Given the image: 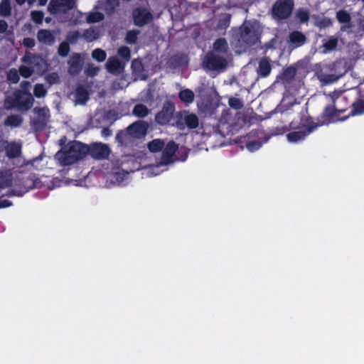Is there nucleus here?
<instances>
[{
	"instance_id": "8fccbe9b",
	"label": "nucleus",
	"mask_w": 364,
	"mask_h": 364,
	"mask_svg": "<svg viewBox=\"0 0 364 364\" xmlns=\"http://www.w3.org/2000/svg\"><path fill=\"white\" fill-rule=\"evenodd\" d=\"M11 202L8 200H0V208H7L11 205Z\"/></svg>"
},
{
	"instance_id": "b1692460",
	"label": "nucleus",
	"mask_w": 364,
	"mask_h": 364,
	"mask_svg": "<svg viewBox=\"0 0 364 364\" xmlns=\"http://www.w3.org/2000/svg\"><path fill=\"white\" fill-rule=\"evenodd\" d=\"M149 113V109L141 104L136 105L133 109V114L138 117H144L148 115Z\"/></svg>"
},
{
	"instance_id": "79ce46f5",
	"label": "nucleus",
	"mask_w": 364,
	"mask_h": 364,
	"mask_svg": "<svg viewBox=\"0 0 364 364\" xmlns=\"http://www.w3.org/2000/svg\"><path fill=\"white\" fill-rule=\"evenodd\" d=\"M31 16H32V19L35 22L40 23L42 22L43 15V13H41L40 11H33L31 13Z\"/></svg>"
},
{
	"instance_id": "4c0bfd02",
	"label": "nucleus",
	"mask_w": 364,
	"mask_h": 364,
	"mask_svg": "<svg viewBox=\"0 0 364 364\" xmlns=\"http://www.w3.org/2000/svg\"><path fill=\"white\" fill-rule=\"evenodd\" d=\"M139 32L136 31H130L127 34V41L129 43H134L136 41Z\"/></svg>"
},
{
	"instance_id": "f8f14e48",
	"label": "nucleus",
	"mask_w": 364,
	"mask_h": 364,
	"mask_svg": "<svg viewBox=\"0 0 364 364\" xmlns=\"http://www.w3.org/2000/svg\"><path fill=\"white\" fill-rule=\"evenodd\" d=\"M33 102V98L30 93L23 92L16 97V105L22 109H30Z\"/></svg>"
},
{
	"instance_id": "ea45409f",
	"label": "nucleus",
	"mask_w": 364,
	"mask_h": 364,
	"mask_svg": "<svg viewBox=\"0 0 364 364\" xmlns=\"http://www.w3.org/2000/svg\"><path fill=\"white\" fill-rule=\"evenodd\" d=\"M353 113L355 114H361L364 113V102L360 101L354 104Z\"/></svg>"
},
{
	"instance_id": "c85d7f7f",
	"label": "nucleus",
	"mask_w": 364,
	"mask_h": 364,
	"mask_svg": "<svg viewBox=\"0 0 364 364\" xmlns=\"http://www.w3.org/2000/svg\"><path fill=\"white\" fill-rule=\"evenodd\" d=\"M106 56L105 51L100 48L94 50L92 53V57L98 62H103Z\"/></svg>"
},
{
	"instance_id": "412c9836",
	"label": "nucleus",
	"mask_w": 364,
	"mask_h": 364,
	"mask_svg": "<svg viewBox=\"0 0 364 364\" xmlns=\"http://www.w3.org/2000/svg\"><path fill=\"white\" fill-rule=\"evenodd\" d=\"M213 51L216 53H225L228 51V43L225 39L220 38L213 44Z\"/></svg>"
},
{
	"instance_id": "49530a36",
	"label": "nucleus",
	"mask_w": 364,
	"mask_h": 364,
	"mask_svg": "<svg viewBox=\"0 0 364 364\" xmlns=\"http://www.w3.org/2000/svg\"><path fill=\"white\" fill-rule=\"evenodd\" d=\"M260 146H261V144L259 142H257V141L250 142L247 145V148L250 151H255L259 149Z\"/></svg>"
},
{
	"instance_id": "09e8293b",
	"label": "nucleus",
	"mask_w": 364,
	"mask_h": 364,
	"mask_svg": "<svg viewBox=\"0 0 364 364\" xmlns=\"http://www.w3.org/2000/svg\"><path fill=\"white\" fill-rule=\"evenodd\" d=\"M23 44L27 47L32 48L34 46L35 43L33 39L26 38L23 40Z\"/></svg>"
},
{
	"instance_id": "9d476101",
	"label": "nucleus",
	"mask_w": 364,
	"mask_h": 364,
	"mask_svg": "<svg viewBox=\"0 0 364 364\" xmlns=\"http://www.w3.org/2000/svg\"><path fill=\"white\" fill-rule=\"evenodd\" d=\"M134 20L136 25L141 26L151 20V14L146 9H136L134 11Z\"/></svg>"
},
{
	"instance_id": "4468645a",
	"label": "nucleus",
	"mask_w": 364,
	"mask_h": 364,
	"mask_svg": "<svg viewBox=\"0 0 364 364\" xmlns=\"http://www.w3.org/2000/svg\"><path fill=\"white\" fill-rule=\"evenodd\" d=\"M106 68L110 73H119L123 70L124 65L116 58H110L107 62Z\"/></svg>"
},
{
	"instance_id": "c756f323",
	"label": "nucleus",
	"mask_w": 364,
	"mask_h": 364,
	"mask_svg": "<svg viewBox=\"0 0 364 364\" xmlns=\"http://www.w3.org/2000/svg\"><path fill=\"white\" fill-rule=\"evenodd\" d=\"M10 182L11 176L6 172L0 171V187L4 188L8 186L10 184Z\"/></svg>"
},
{
	"instance_id": "393cba45",
	"label": "nucleus",
	"mask_w": 364,
	"mask_h": 364,
	"mask_svg": "<svg viewBox=\"0 0 364 364\" xmlns=\"http://www.w3.org/2000/svg\"><path fill=\"white\" fill-rule=\"evenodd\" d=\"M289 38L291 42L294 43L296 46L302 45L305 41V37L299 32H293L291 33Z\"/></svg>"
},
{
	"instance_id": "13d9d810",
	"label": "nucleus",
	"mask_w": 364,
	"mask_h": 364,
	"mask_svg": "<svg viewBox=\"0 0 364 364\" xmlns=\"http://www.w3.org/2000/svg\"><path fill=\"white\" fill-rule=\"evenodd\" d=\"M48 0H38L39 4L43 6L46 4Z\"/></svg>"
},
{
	"instance_id": "3c124183",
	"label": "nucleus",
	"mask_w": 364,
	"mask_h": 364,
	"mask_svg": "<svg viewBox=\"0 0 364 364\" xmlns=\"http://www.w3.org/2000/svg\"><path fill=\"white\" fill-rule=\"evenodd\" d=\"M8 28V25L4 21H0V33H4Z\"/></svg>"
},
{
	"instance_id": "37998d69",
	"label": "nucleus",
	"mask_w": 364,
	"mask_h": 364,
	"mask_svg": "<svg viewBox=\"0 0 364 364\" xmlns=\"http://www.w3.org/2000/svg\"><path fill=\"white\" fill-rule=\"evenodd\" d=\"M68 51H69V46H68V43H61L59 47V49H58L59 54L62 56H65L68 53Z\"/></svg>"
},
{
	"instance_id": "7c9ffc66",
	"label": "nucleus",
	"mask_w": 364,
	"mask_h": 364,
	"mask_svg": "<svg viewBox=\"0 0 364 364\" xmlns=\"http://www.w3.org/2000/svg\"><path fill=\"white\" fill-rule=\"evenodd\" d=\"M20 73L22 77L25 78H28L32 75L33 73H35L33 71V68L28 64V65H22L19 68Z\"/></svg>"
},
{
	"instance_id": "9b49d317",
	"label": "nucleus",
	"mask_w": 364,
	"mask_h": 364,
	"mask_svg": "<svg viewBox=\"0 0 364 364\" xmlns=\"http://www.w3.org/2000/svg\"><path fill=\"white\" fill-rule=\"evenodd\" d=\"M146 124L144 122H136L128 128L129 134L135 138H139L144 136L146 134Z\"/></svg>"
},
{
	"instance_id": "a18cd8bd",
	"label": "nucleus",
	"mask_w": 364,
	"mask_h": 364,
	"mask_svg": "<svg viewBox=\"0 0 364 364\" xmlns=\"http://www.w3.org/2000/svg\"><path fill=\"white\" fill-rule=\"evenodd\" d=\"M99 70V68L93 65H90L87 70L86 73L87 75L93 76L95 75Z\"/></svg>"
},
{
	"instance_id": "cd10ccee",
	"label": "nucleus",
	"mask_w": 364,
	"mask_h": 364,
	"mask_svg": "<svg viewBox=\"0 0 364 364\" xmlns=\"http://www.w3.org/2000/svg\"><path fill=\"white\" fill-rule=\"evenodd\" d=\"M87 21L88 23H97L104 18V15L100 12H92L87 16Z\"/></svg>"
},
{
	"instance_id": "a19ab883",
	"label": "nucleus",
	"mask_w": 364,
	"mask_h": 364,
	"mask_svg": "<svg viewBox=\"0 0 364 364\" xmlns=\"http://www.w3.org/2000/svg\"><path fill=\"white\" fill-rule=\"evenodd\" d=\"M229 105L232 108L239 109L242 107V102L239 99L231 98L229 100Z\"/></svg>"
},
{
	"instance_id": "4be33fe9",
	"label": "nucleus",
	"mask_w": 364,
	"mask_h": 364,
	"mask_svg": "<svg viewBox=\"0 0 364 364\" xmlns=\"http://www.w3.org/2000/svg\"><path fill=\"white\" fill-rule=\"evenodd\" d=\"M312 132V129H309L307 132H294L287 135V139L290 142H297L304 139L308 134Z\"/></svg>"
},
{
	"instance_id": "5fc2aeb1",
	"label": "nucleus",
	"mask_w": 364,
	"mask_h": 364,
	"mask_svg": "<svg viewBox=\"0 0 364 364\" xmlns=\"http://www.w3.org/2000/svg\"><path fill=\"white\" fill-rule=\"evenodd\" d=\"M141 63L137 60H134L132 62V67L134 69H139L141 68Z\"/></svg>"
},
{
	"instance_id": "0eeeda50",
	"label": "nucleus",
	"mask_w": 364,
	"mask_h": 364,
	"mask_svg": "<svg viewBox=\"0 0 364 364\" xmlns=\"http://www.w3.org/2000/svg\"><path fill=\"white\" fill-rule=\"evenodd\" d=\"M74 4V0H51L48 10L51 14H57L72 9Z\"/></svg>"
},
{
	"instance_id": "f257e3e1",
	"label": "nucleus",
	"mask_w": 364,
	"mask_h": 364,
	"mask_svg": "<svg viewBox=\"0 0 364 364\" xmlns=\"http://www.w3.org/2000/svg\"><path fill=\"white\" fill-rule=\"evenodd\" d=\"M260 25L258 22H245L235 34L236 44L244 48L254 45L258 41Z\"/></svg>"
},
{
	"instance_id": "dca6fc26",
	"label": "nucleus",
	"mask_w": 364,
	"mask_h": 364,
	"mask_svg": "<svg viewBox=\"0 0 364 364\" xmlns=\"http://www.w3.org/2000/svg\"><path fill=\"white\" fill-rule=\"evenodd\" d=\"M257 72L262 77H267L271 72V65L269 61L267 58H262L259 61Z\"/></svg>"
},
{
	"instance_id": "4d7b16f0",
	"label": "nucleus",
	"mask_w": 364,
	"mask_h": 364,
	"mask_svg": "<svg viewBox=\"0 0 364 364\" xmlns=\"http://www.w3.org/2000/svg\"><path fill=\"white\" fill-rule=\"evenodd\" d=\"M102 134L104 136H108L111 134V132L109 129H103L102 132Z\"/></svg>"
},
{
	"instance_id": "ddd939ff",
	"label": "nucleus",
	"mask_w": 364,
	"mask_h": 364,
	"mask_svg": "<svg viewBox=\"0 0 364 364\" xmlns=\"http://www.w3.org/2000/svg\"><path fill=\"white\" fill-rule=\"evenodd\" d=\"M0 147L6 149V154L9 157H16L21 152V146L16 143L2 142L0 144Z\"/></svg>"
},
{
	"instance_id": "6e6d98bb",
	"label": "nucleus",
	"mask_w": 364,
	"mask_h": 364,
	"mask_svg": "<svg viewBox=\"0 0 364 364\" xmlns=\"http://www.w3.org/2000/svg\"><path fill=\"white\" fill-rule=\"evenodd\" d=\"M16 1L19 4H23L25 2H28L29 4H31L35 0H16Z\"/></svg>"
},
{
	"instance_id": "5701e85b",
	"label": "nucleus",
	"mask_w": 364,
	"mask_h": 364,
	"mask_svg": "<svg viewBox=\"0 0 364 364\" xmlns=\"http://www.w3.org/2000/svg\"><path fill=\"white\" fill-rule=\"evenodd\" d=\"M184 121L191 129L196 128L198 125V118L194 114H186Z\"/></svg>"
},
{
	"instance_id": "bb28decb",
	"label": "nucleus",
	"mask_w": 364,
	"mask_h": 364,
	"mask_svg": "<svg viewBox=\"0 0 364 364\" xmlns=\"http://www.w3.org/2000/svg\"><path fill=\"white\" fill-rule=\"evenodd\" d=\"M11 13V6L9 0H1L0 4V15L9 16Z\"/></svg>"
},
{
	"instance_id": "473e14b6",
	"label": "nucleus",
	"mask_w": 364,
	"mask_h": 364,
	"mask_svg": "<svg viewBox=\"0 0 364 364\" xmlns=\"http://www.w3.org/2000/svg\"><path fill=\"white\" fill-rule=\"evenodd\" d=\"M337 43L338 41L336 38H331L323 44V47L325 48L324 52L326 53L335 49L337 46Z\"/></svg>"
},
{
	"instance_id": "f704fd0d",
	"label": "nucleus",
	"mask_w": 364,
	"mask_h": 364,
	"mask_svg": "<svg viewBox=\"0 0 364 364\" xmlns=\"http://www.w3.org/2000/svg\"><path fill=\"white\" fill-rule=\"evenodd\" d=\"M33 92L37 97H43L46 95V90L41 84H37L34 87Z\"/></svg>"
},
{
	"instance_id": "58836bf2",
	"label": "nucleus",
	"mask_w": 364,
	"mask_h": 364,
	"mask_svg": "<svg viewBox=\"0 0 364 364\" xmlns=\"http://www.w3.org/2000/svg\"><path fill=\"white\" fill-rule=\"evenodd\" d=\"M8 79L14 83H16L19 80L18 71L15 69L9 70L8 73Z\"/></svg>"
},
{
	"instance_id": "a878e982",
	"label": "nucleus",
	"mask_w": 364,
	"mask_h": 364,
	"mask_svg": "<svg viewBox=\"0 0 364 364\" xmlns=\"http://www.w3.org/2000/svg\"><path fill=\"white\" fill-rule=\"evenodd\" d=\"M164 146V142L160 139H155L149 143L148 148L151 152H157Z\"/></svg>"
},
{
	"instance_id": "c03bdc74",
	"label": "nucleus",
	"mask_w": 364,
	"mask_h": 364,
	"mask_svg": "<svg viewBox=\"0 0 364 364\" xmlns=\"http://www.w3.org/2000/svg\"><path fill=\"white\" fill-rule=\"evenodd\" d=\"M297 16L301 22H306L308 21L309 15L307 11H299L297 12Z\"/></svg>"
},
{
	"instance_id": "680f3d73",
	"label": "nucleus",
	"mask_w": 364,
	"mask_h": 364,
	"mask_svg": "<svg viewBox=\"0 0 364 364\" xmlns=\"http://www.w3.org/2000/svg\"><path fill=\"white\" fill-rule=\"evenodd\" d=\"M364 2V0H362Z\"/></svg>"
},
{
	"instance_id": "a211bd4d",
	"label": "nucleus",
	"mask_w": 364,
	"mask_h": 364,
	"mask_svg": "<svg viewBox=\"0 0 364 364\" xmlns=\"http://www.w3.org/2000/svg\"><path fill=\"white\" fill-rule=\"evenodd\" d=\"M194 93L189 89H184L179 92V98L186 103H192L194 100Z\"/></svg>"
},
{
	"instance_id": "2eb2a0df",
	"label": "nucleus",
	"mask_w": 364,
	"mask_h": 364,
	"mask_svg": "<svg viewBox=\"0 0 364 364\" xmlns=\"http://www.w3.org/2000/svg\"><path fill=\"white\" fill-rule=\"evenodd\" d=\"M88 92L82 87H78L75 93V101L77 105L84 104L88 100Z\"/></svg>"
},
{
	"instance_id": "2f4dec72",
	"label": "nucleus",
	"mask_w": 364,
	"mask_h": 364,
	"mask_svg": "<svg viewBox=\"0 0 364 364\" xmlns=\"http://www.w3.org/2000/svg\"><path fill=\"white\" fill-rule=\"evenodd\" d=\"M83 37L87 41H93L98 38V33L94 29H88L85 31Z\"/></svg>"
},
{
	"instance_id": "39448f33",
	"label": "nucleus",
	"mask_w": 364,
	"mask_h": 364,
	"mask_svg": "<svg viewBox=\"0 0 364 364\" xmlns=\"http://www.w3.org/2000/svg\"><path fill=\"white\" fill-rule=\"evenodd\" d=\"M226 65V60L215 55L213 52L208 53L203 62V67L209 70H221L225 68Z\"/></svg>"
},
{
	"instance_id": "72a5a7b5",
	"label": "nucleus",
	"mask_w": 364,
	"mask_h": 364,
	"mask_svg": "<svg viewBox=\"0 0 364 364\" xmlns=\"http://www.w3.org/2000/svg\"><path fill=\"white\" fill-rule=\"evenodd\" d=\"M21 123V119L18 116H11L6 119L5 124L11 127H17Z\"/></svg>"
},
{
	"instance_id": "aec40b11",
	"label": "nucleus",
	"mask_w": 364,
	"mask_h": 364,
	"mask_svg": "<svg viewBox=\"0 0 364 364\" xmlns=\"http://www.w3.org/2000/svg\"><path fill=\"white\" fill-rule=\"evenodd\" d=\"M318 80L323 84H329L334 82L338 80L339 78L338 76L336 75H328L321 71L317 74Z\"/></svg>"
},
{
	"instance_id": "864d4df0",
	"label": "nucleus",
	"mask_w": 364,
	"mask_h": 364,
	"mask_svg": "<svg viewBox=\"0 0 364 364\" xmlns=\"http://www.w3.org/2000/svg\"><path fill=\"white\" fill-rule=\"evenodd\" d=\"M38 111L41 112V114H42V115L43 116L44 118L48 117V115H49L48 109L43 108L41 109H39Z\"/></svg>"
},
{
	"instance_id": "f3484780",
	"label": "nucleus",
	"mask_w": 364,
	"mask_h": 364,
	"mask_svg": "<svg viewBox=\"0 0 364 364\" xmlns=\"http://www.w3.org/2000/svg\"><path fill=\"white\" fill-rule=\"evenodd\" d=\"M38 39L44 44H51L54 42L53 35L48 31L41 30L38 33Z\"/></svg>"
},
{
	"instance_id": "052dcab7",
	"label": "nucleus",
	"mask_w": 364,
	"mask_h": 364,
	"mask_svg": "<svg viewBox=\"0 0 364 364\" xmlns=\"http://www.w3.org/2000/svg\"><path fill=\"white\" fill-rule=\"evenodd\" d=\"M326 21H327V25H328V24H330V23H331L330 20H326Z\"/></svg>"
},
{
	"instance_id": "7ed1b4c3",
	"label": "nucleus",
	"mask_w": 364,
	"mask_h": 364,
	"mask_svg": "<svg viewBox=\"0 0 364 364\" xmlns=\"http://www.w3.org/2000/svg\"><path fill=\"white\" fill-rule=\"evenodd\" d=\"M177 149V146L174 142H169L166 145L165 149L163 151V156L161 161L156 166H151L144 170V175L147 176H154L159 174V171L154 172L155 169H158L159 167L166 166L172 162V156Z\"/></svg>"
},
{
	"instance_id": "6e6552de",
	"label": "nucleus",
	"mask_w": 364,
	"mask_h": 364,
	"mask_svg": "<svg viewBox=\"0 0 364 364\" xmlns=\"http://www.w3.org/2000/svg\"><path fill=\"white\" fill-rule=\"evenodd\" d=\"M173 112L174 105L170 102L166 103L162 111L156 117L157 122L161 124H166L169 122L172 118Z\"/></svg>"
},
{
	"instance_id": "bf43d9fd",
	"label": "nucleus",
	"mask_w": 364,
	"mask_h": 364,
	"mask_svg": "<svg viewBox=\"0 0 364 364\" xmlns=\"http://www.w3.org/2000/svg\"><path fill=\"white\" fill-rule=\"evenodd\" d=\"M328 109H329V108H327V109H326V112H325V114H326V115H329V114H330V113H328Z\"/></svg>"
},
{
	"instance_id": "1a4fd4ad",
	"label": "nucleus",
	"mask_w": 364,
	"mask_h": 364,
	"mask_svg": "<svg viewBox=\"0 0 364 364\" xmlns=\"http://www.w3.org/2000/svg\"><path fill=\"white\" fill-rule=\"evenodd\" d=\"M109 148L104 144H95L91 149V154L94 158L104 159L109 156Z\"/></svg>"
},
{
	"instance_id": "603ef678",
	"label": "nucleus",
	"mask_w": 364,
	"mask_h": 364,
	"mask_svg": "<svg viewBox=\"0 0 364 364\" xmlns=\"http://www.w3.org/2000/svg\"><path fill=\"white\" fill-rule=\"evenodd\" d=\"M57 79H58V75L54 73L48 77V80L49 81L50 83L55 82L57 80Z\"/></svg>"
},
{
	"instance_id": "c9c22d12",
	"label": "nucleus",
	"mask_w": 364,
	"mask_h": 364,
	"mask_svg": "<svg viewBox=\"0 0 364 364\" xmlns=\"http://www.w3.org/2000/svg\"><path fill=\"white\" fill-rule=\"evenodd\" d=\"M336 16L341 23H348L350 19V15L345 11H338Z\"/></svg>"
},
{
	"instance_id": "423d86ee",
	"label": "nucleus",
	"mask_w": 364,
	"mask_h": 364,
	"mask_svg": "<svg viewBox=\"0 0 364 364\" xmlns=\"http://www.w3.org/2000/svg\"><path fill=\"white\" fill-rule=\"evenodd\" d=\"M23 61L29 64L33 71L37 74H41L47 69L46 61L41 57L28 54L23 57Z\"/></svg>"
},
{
	"instance_id": "f03ea898",
	"label": "nucleus",
	"mask_w": 364,
	"mask_h": 364,
	"mask_svg": "<svg viewBox=\"0 0 364 364\" xmlns=\"http://www.w3.org/2000/svg\"><path fill=\"white\" fill-rule=\"evenodd\" d=\"M88 149L82 143L73 142L68 149L58 151L55 158L63 165H70L82 159L87 152Z\"/></svg>"
},
{
	"instance_id": "20e7f679",
	"label": "nucleus",
	"mask_w": 364,
	"mask_h": 364,
	"mask_svg": "<svg viewBox=\"0 0 364 364\" xmlns=\"http://www.w3.org/2000/svg\"><path fill=\"white\" fill-rule=\"evenodd\" d=\"M293 6L292 0H277L272 6V15L279 19L286 18L291 15Z\"/></svg>"
},
{
	"instance_id": "de8ad7c7",
	"label": "nucleus",
	"mask_w": 364,
	"mask_h": 364,
	"mask_svg": "<svg viewBox=\"0 0 364 364\" xmlns=\"http://www.w3.org/2000/svg\"><path fill=\"white\" fill-rule=\"evenodd\" d=\"M118 5L117 0H107V9L112 10L116 6Z\"/></svg>"
},
{
	"instance_id": "6ab92c4d",
	"label": "nucleus",
	"mask_w": 364,
	"mask_h": 364,
	"mask_svg": "<svg viewBox=\"0 0 364 364\" xmlns=\"http://www.w3.org/2000/svg\"><path fill=\"white\" fill-rule=\"evenodd\" d=\"M81 69V58L79 55L73 56V60L70 62L69 71L72 74H77Z\"/></svg>"
},
{
	"instance_id": "e433bc0d",
	"label": "nucleus",
	"mask_w": 364,
	"mask_h": 364,
	"mask_svg": "<svg viewBox=\"0 0 364 364\" xmlns=\"http://www.w3.org/2000/svg\"><path fill=\"white\" fill-rule=\"evenodd\" d=\"M118 54L122 58H124L127 61L129 60L130 58V50L127 47H121L118 49Z\"/></svg>"
}]
</instances>
